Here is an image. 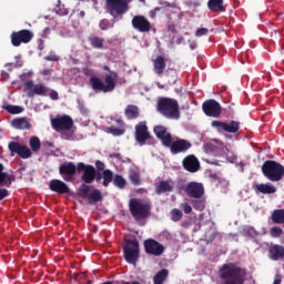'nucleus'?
<instances>
[{
    "label": "nucleus",
    "mask_w": 284,
    "mask_h": 284,
    "mask_svg": "<svg viewBox=\"0 0 284 284\" xmlns=\"http://www.w3.org/2000/svg\"><path fill=\"white\" fill-rule=\"evenodd\" d=\"M268 257L271 261H280V258H284V246L274 244L268 248Z\"/></svg>",
    "instance_id": "25"
},
{
    "label": "nucleus",
    "mask_w": 284,
    "mask_h": 284,
    "mask_svg": "<svg viewBox=\"0 0 284 284\" xmlns=\"http://www.w3.org/2000/svg\"><path fill=\"white\" fill-rule=\"evenodd\" d=\"M99 28L104 31L110 30V28H114V23H111L108 19H103L100 21Z\"/></svg>",
    "instance_id": "44"
},
{
    "label": "nucleus",
    "mask_w": 284,
    "mask_h": 284,
    "mask_svg": "<svg viewBox=\"0 0 284 284\" xmlns=\"http://www.w3.org/2000/svg\"><path fill=\"white\" fill-rule=\"evenodd\" d=\"M109 132L111 134H113V136H121L122 134L125 133V130L119 129V128H114V126H110L109 128Z\"/></svg>",
    "instance_id": "45"
},
{
    "label": "nucleus",
    "mask_w": 284,
    "mask_h": 284,
    "mask_svg": "<svg viewBox=\"0 0 284 284\" xmlns=\"http://www.w3.org/2000/svg\"><path fill=\"white\" fill-rule=\"evenodd\" d=\"M144 250L151 256H161L165 252V246L154 239H149L144 241Z\"/></svg>",
    "instance_id": "18"
},
{
    "label": "nucleus",
    "mask_w": 284,
    "mask_h": 284,
    "mask_svg": "<svg viewBox=\"0 0 284 284\" xmlns=\"http://www.w3.org/2000/svg\"><path fill=\"white\" fill-rule=\"evenodd\" d=\"M154 72L159 77L163 75V72H165V58L162 55H158L156 59L153 61Z\"/></svg>",
    "instance_id": "27"
},
{
    "label": "nucleus",
    "mask_w": 284,
    "mask_h": 284,
    "mask_svg": "<svg viewBox=\"0 0 284 284\" xmlns=\"http://www.w3.org/2000/svg\"><path fill=\"white\" fill-rule=\"evenodd\" d=\"M101 179H103V175L101 173H97L95 171V181H101Z\"/></svg>",
    "instance_id": "54"
},
{
    "label": "nucleus",
    "mask_w": 284,
    "mask_h": 284,
    "mask_svg": "<svg viewBox=\"0 0 284 284\" xmlns=\"http://www.w3.org/2000/svg\"><path fill=\"white\" fill-rule=\"evenodd\" d=\"M61 58L57 54L47 55L44 58L45 61H59Z\"/></svg>",
    "instance_id": "52"
},
{
    "label": "nucleus",
    "mask_w": 284,
    "mask_h": 284,
    "mask_svg": "<svg viewBox=\"0 0 284 284\" xmlns=\"http://www.w3.org/2000/svg\"><path fill=\"white\" fill-rule=\"evenodd\" d=\"M202 110L206 116H211L212 119H220L221 114L223 113V108L214 99L204 101L202 104Z\"/></svg>",
    "instance_id": "14"
},
{
    "label": "nucleus",
    "mask_w": 284,
    "mask_h": 284,
    "mask_svg": "<svg viewBox=\"0 0 284 284\" xmlns=\"http://www.w3.org/2000/svg\"><path fill=\"white\" fill-rule=\"evenodd\" d=\"M270 236H272V239H281V236H283V229H281V226L271 227Z\"/></svg>",
    "instance_id": "40"
},
{
    "label": "nucleus",
    "mask_w": 284,
    "mask_h": 284,
    "mask_svg": "<svg viewBox=\"0 0 284 284\" xmlns=\"http://www.w3.org/2000/svg\"><path fill=\"white\" fill-rule=\"evenodd\" d=\"M39 50H43V43L39 44Z\"/></svg>",
    "instance_id": "61"
},
{
    "label": "nucleus",
    "mask_w": 284,
    "mask_h": 284,
    "mask_svg": "<svg viewBox=\"0 0 284 284\" xmlns=\"http://www.w3.org/2000/svg\"><path fill=\"white\" fill-rule=\"evenodd\" d=\"M51 125L55 132H68V130H72L74 120H72L70 115H58L51 119Z\"/></svg>",
    "instance_id": "13"
},
{
    "label": "nucleus",
    "mask_w": 284,
    "mask_h": 284,
    "mask_svg": "<svg viewBox=\"0 0 284 284\" xmlns=\"http://www.w3.org/2000/svg\"><path fill=\"white\" fill-rule=\"evenodd\" d=\"M77 172H79V164H74V162H64L59 166V174L67 183L74 181Z\"/></svg>",
    "instance_id": "10"
},
{
    "label": "nucleus",
    "mask_w": 284,
    "mask_h": 284,
    "mask_svg": "<svg viewBox=\"0 0 284 284\" xmlns=\"http://www.w3.org/2000/svg\"><path fill=\"white\" fill-rule=\"evenodd\" d=\"M29 145L32 152H39L41 150V140L37 136H32L29 140Z\"/></svg>",
    "instance_id": "37"
},
{
    "label": "nucleus",
    "mask_w": 284,
    "mask_h": 284,
    "mask_svg": "<svg viewBox=\"0 0 284 284\" xmlns=\"http://www.w3.org/2000/svg\"><path fill=\"white\" fill-rule=\"evenodd\" d=\"M150 139V131H148V124L140 122L135 125V141L140 145H145V141Z\"/></svg>",
    "instance_id": "21"
},
{
    "label": "nucleus",
    "mask_w": 284,
    "mask_h": 284,
    "mask_svg": "<svg viewBox=\"0 0 284 284\" xmlns=\"http://www.w3.org/2000/svg\"><path fill=\"white\" fill-rule=\"evenodd\" d=\"M154 12H155V11H151V12H150V18H151V19H154V17H155V13H154Z\"/></svg>",
    "instance_id": "58"
},
{
    "label": "nucleus",
    "mask_w": 284,
    "mask_h": 284,
    "mask_svg": "<svg viewBox=\"0 0 284 284\" xmlns=\"http://www.w3.org/2000/svg\"><path fill=\"white\" fill-rule=\"evenodd\" d=\"M4 110L9 112V114H21L23 112V108L8 104L4 106Z\"/></svg>",
    "instance_id": "42"
},
{
    "label": "nucleus",
    "mask_w": 284,
    "mask_h": 284,
    "mask_svg": "<svg viewBox=\"0 0 284 284\" xmlns=\"http://www.w3.org/2000/svg\"><path fill=\"white\" fill-rule=\"evenodd\" d=\"M77 103L81 114H88V108L85 106V102H83L82 100H78Z\"/></svg>",
    "instance_id": "46"
},
{
    "label": "nucleus",
    "mask_w": 284,
    "mask_h": 284,
    "mask_svg": "<svg viewBox=\"0 0 284 284\" xmlns=\"http://www.w3.org/2000/svg\"><path fill=\"white\" fill-rule=\"evenodd\" d=\"M8 149L11 154H19L22 159H30L32 156L30 148L22 145L19 142H10Z\"/></svg>",
    "instance_id": "20"
},
{
    "label": "nucleus",
    "mask_w": 284,
    "mask_h": 284,
    "mask_svg": "<svg viewBox=\"0 0 284 284\" xmlns=\"http://www.w3.org/2000/svg\"><path fill=\"white\" fill-rule=\"evenodd\" d=\"M89 83L95 92H103L104 94L114 92L116 89V73L106 74L104 82L99 77H91Z\"/></svg>",
    "instance_id": "5"
},
{
    "label": "nucleus",
    "mask_w": 284,
    "mask_h": 284,
    "mask_svg": "<svg viewBox=\"0 0 284 284\" xmlns=\"http://www.w3.org/2000/svg\"><path fill=\"white\" fill-rule=\"evenodd\" d=\"M129 210L131 216H133L135 221H141V219H148L150 216V210H152V205L149 203H143L141 200L133 197L129 202Z\"/></svg>",
    "instance_id": "7"
},
{
    "label": "nucleus",
    "mask_w": 284,
    "mask_h": 284,
    "mask_svg": "<svg viewBox=\"0 0 284 284\" xmlns=\"http://www.w3.org/2000/svg\"><path fill=\"white\" fill-rule=\"evenodd\" d=\"M168 192H174V181L172 180H162L155 186L156 194H165Z\"/></svg>",
    "instance_id": "24"
},
{
    "label": "nucleus",
    "mask_w": 284,
    "mask_h": 284,
    "mask_svg": "<svg viewBox=\"0 0 284 284\" xmlns=\"http://www.w3.org/2000/svg\"><path fill=\"white\" fill-rule=\"evenodd\" d=\"M129 179L133 185H141V175L139 172L131 170Z\"/></svg>",
    "instance_id": "38"
},
{
    "label": "nucleus",
    "mask_w": 284,
    "mask_h": 284,
    "mask_svg": "<svg viewBox=\"0 0 284 284\" xmlns=\"http://www.w3.org/2000/svg\"><path fill=\"white\" fill-rule=\"evenodd\" d=\"M207 8L211 12H225L223 0H209Z\"/></svg>",
    "instance_id": "29"
},
{
    "label": "nucleus",
    "mask_w": 284,
    "mask_h": 284,
    "mask_svg": "<svg viewBox=\"0 0 284 284\" xmlns=\"http://www.w3.org/2000/svg\"><path fill=\"white\" fill-rule=\"evenodd\" d=\"M182 165L184 168V170H186V172H199V170H201V162H199V159L196 158V155H187L183 159L182 161Z\"/></svg>",
    "instance_id": "22"
},
{
    "label": "nucleus",
    "mask_w": 284,
    "mask_h": 284,
    "mask_svg": "<svg viewBox=\"0 0 284 284\" xmlns=\"http://www.w3.org/2000/svg\"><path fill=\"white\" fill-rule=\"evenodd\" d=\"M24 90L28 91V97H48L49 89L42 83L34 84L32 80H28L24 82Z\"/></svg>",
    "instance_id": "17"
},
{
    "label": "nucleus",
    "mask_w": 284,
    "mask_h": 284,
    "mask_svg": "<svg viewBox=\"0 0 284 284\" xmlns=\"http://www.w3.org/2000/svg\"><path fill=\"white\" fill-rule=\"evenodd\" d=\"M181 219H183V212L179 209H173L171 211V220L176 223L179 221H181Z\"/></svg>",
    "instance_id": "43"
},
{
    "label": "nucleus",
    "mask_w": 284,
    "mask_h": 284,
    "mask_svg": "<svg viewBox=\"0 0 284 284\" xmlns=\"http://www.w3.org/2000/svg\"><path fill=\"white\" fill-rule=\"evenodd\" d=\"M2 77H4V79H8V78H10V74H8V72H3Z\"/></svg>",
    "instance_id": "57"
},
{
    "label": "nucleus",
    "mask_w": 284,
    "mask_h": 284,
    "mask_svg": "<svg viewBox=\"0 0 284 284\" xmlns=\"http://www.w3.org/2000/svg\"><path fill=\"white\" fill-rule=\"evenodd\" d=\"M3 170V164L0 163V201L10 196V192L6 187H11L12 183L17 181L13 173H6Z\"/></svg>",
    "instance_id": "8"
},
{
    "label": "nucleus",
    "mask_w": 284,
    "mask_h": 284,
    "mask_svg": "<svg viewBox=\"0 0 284 284\" xmlns=\"http://www.w3.org/2000/svg\"><path fill=\"white\" fill-rule=\"evenodd\" d=\"M12 128L16 130H30V122L26 118H17L11 122Z\"/></svg>",
    "instance_id": "28"
},
{
    "label": "nucleus",
    "mask_w": 284,
    "mask_h": 284,
    "mask_svg": "<svg viewBox=\"0 0 284 284\" xmlns=\"http://www.w3.org/2000/svg\"><path fill=\"white\" fill-rule=\"evenodd\" d=\"M49 190L57 194H70V186H68L65 182L57 179L50 181Z\"/></svg>",
    "instance_id": "23"
},
{
    "label": "nucleus",
    "mask_w": 284,
    "mask_h": 284,
    "mask_svg": "<svg viewBox=\"0 0 284 284\" xmlns=\"http://www.w3.org/2000/svg\"><path fill=\"white\" fill-rule=\"evenodd\" d=\"M104 70H106L108 72H110V68H109V67H104Z\"/></svg>",
    "instance_id": "63"
},
{
    "label": "nucleus",
    "mask_w": 284,
    "mask_h": 284,
    "mask_svg": "<svg viewBox=\"0 0 284 284\" xmlns=\"http://www.w3.org/2000/svg\"><path fill=\"white\" fill-rule=\"evenodd\" d=\"M153 132L156 139L161 141L163 148H168L172 154H185V152L192 149V142L186 139L174 140L172 133L168 132V128L163 125L155 126Z\"/></svg>",
    "instance_id": "1"
},
{
    "label": "nucleus",
    "mask_w": 284,
    "mask_h": 284,
    "mask_svg": "<svg viewBox=\"0 0 284 284\" xmlns=\"http://www.w3.org/2000/svg\"><path fill=\"white\" fill-rule=\"evenodd\" d=\"M49 97L50 99H52V101H59V92H57L55 90H51Z\"/></svg>",
    "instance_id": "51"
},
{
    "label": "nucleus",
    "mask_w": 284,
    "mask_h": 284,
    "mask_svg": "<svg viewBox=\"0 0 284 284\" xmlns=\"http://www.w3.org/2000/svg\"><path fill=\"white\" fill-rule=\"evenodd\" d=\"M168 276H170V271L168 268H162L160 272H158L153 277L154 284H163L168 280Z\"/></svg>",
    "instance_id": "33"
},
{
    "label": "nucleus",
    "mask_w": 284,
    "mask_h": 284,
    "mask_svg": "<svg viewBox=\"0 0 284 284\" xmlns=\"http://www.w3.org/2000/svg\"><path fill=\"white\" fill-rule=\"evenodd\" d=\"M211 125L217 132H227L229 134H236V132H239V130H241V122L234 121V120H232L230 122L213 120L211 122Z\"/></svg>",
    "instance_id": "11"
},
{
    "label": "nucleus",
    "mask_w": 284,
    "mask_h": 284,
    "mask_svg": "<svg viewBox=\"0 0 284 284\" xmlns=\"http://www.w3.org/2000/svg\"><path fill=\"white\" fill-rule=\"evenodd\" d=\"M121 284H140V283L136 281H132V282L122 281Z\"/></svg>",
    "instance_id": "55"
},
{
    "label": "nucleus",
    "mask_w": 284,
    "mask_h": 284,
    "mask_svg": "<svg viewBox=\"0 0 284 284\" xmlns=\"http://www.w3.org/2000/svg\"><path fill=\"white\" fill-rule=\"evenodd\" d=\"M13 48H19L21 43H30L34 39V33L28 29L13 31L10 36Z\"/></svg>",
    "instance_id": "12"
},
{
    "label": "nucleus",
    "mask_w": 284,
    "mask_h": 284,
    "mask_svg": "<svg viewBox=\"0 0 284 284\" xmlns=\"http://www.w3.org/2000/svg\"><path fill=\"white\" fill-rule=\"evenodd\" d=\"M158 112L165 116V119H173L179 121L181 119V111L179 110V101L172 98H161L158 101Z\"/></svg>",
    "instance_id": "3"
},
{
    "label": "nucleus",
    "mask_w": 284,
    "mask_h": 284,
    "mask_svg": "<svg viewBox=\"0 0 284 284\" xmlns=\"http://www.w3.org/2000/svg\"><path fill=\"white\" fill-rule=\"evenodd\" d=\"M78 196H80V199L88 200V196H90V185L88 183L84 182L80 185L78 189Z\"/></svg>",
    "instance_id": "36"
},
{
    "label": "nucleus",
    "mask_w": 284,
    "mask_h": 284,
    "mask_svg": "<svg viewBox=\"0 0 284 284\" xmlns=\"http://www.w3.org/2000/svg\"><path fill=\"white\" fill-rule=\"evenodd\" d=\"M271 221L275 223V225H283L284 223V209H276L273 211L271 215Z\"/></svg>",
    "instance_id": "31"
},
{
    "label": "nucleus",
    "mask_w": 284,
    "mask_h": 284,
    "mask_svg": "<svg viewBox=\"0 0 284 284\" xmlns=\"http://www.w3.org/2000/svg\"><path fill=\"white\" fill-rule=\"evenodd\" d=\"M273 284H281V278H275Z\"/></svg>",
    "instance_id": "56"
},
{
    "label": "nucleus",
    "mask_w": 284,
    "mask_h": 284,
    "mask_svg": "<svg viewBox=\"0 0 284 284\" xmlns=\"http://www.w3.org/2000/svg\"><path fill=\"white\" fill-rule=\"evenodd\" d=\"M47 145H49V148H54V144L52 142H47Z\"/></svg>",
    "instance_id": "59"
},
{
    "label": "nucleus",
    "mask_w": 284,
    "mask_h": 284,
    "mask_svg": "<svg viewBox=\"0 0 284 284\" xmlns=\"http://www.w3.org/2000/svg\"><path fill=\"white\" fill-rule=\"evenodd\" d=\"M180 207L183 210L184 214H192V206L187 202L181 203Z\"/></svg>",
    "instance_id": "47"
},
{
    "label": "nucleus",
    "mask_w": 284,
    "mask_h": 284,
    "mask_svg": "<svg viewBox=\"0 0 284 284\" xmlns=\"http://www.w3.org/2000/svg\"><path fill=\"white\" fill-rule=\"evenodd\" d=\"M95 168H97V170H99V172H103V170H105V163L98 160V161H95Z\"/></svg>",
    "instance_id": "50"
},
{
    "label": "nucleus",
    "mask_w": 284,
    "mask_h": 284,
    "mask_svg": "<svg viewBox=\"0 0 284 284\" xmlns=\"http://www.w3.org/2000/svg\"><path fill=\"white\" fill-rule=\"evenodd\" d=\"M102 179H103L102 185L104 187H108V185H110V183L114 181V173L110 169H106L102 172Z\"/></svg>",
    "instance_id": "35"
},
{
    "label": "nucleus",
    "mask_w": 284,
    "mask_h": 284,
    "mask_svg": "<svg viewBox=\"0 0 284 284\" xmlns=\"http://www.w3.org/2000/svg\"><path fill=\"white\" fill-rule=\"evenodd\" d=\"M124 260L130 265H136L139 263V258L141 256V246L139 244V240L125 239L122 245Z\"/></svg>",
    "instance_id": "6"
},
{
    "label": "nucleus",
    "mask_w": 284,
    "mask_h": 284,
    "mask_svg": "<svg viewBox=\"0 0 284 284\" xmlns=\"http://www.w3.org/2000/svg\"><path fill=\"white\" fill-rule=\"evenodd\" d=\"M159 10H161V8L156 7V8H154L153 12H159Z\"/></svg>",
    "instance_id": "62"
},
{
    "label": "nucleus",
    "mask_w": 284,
    "mask_h": 284,
    "mask_svg": "<svg viewBox=\"0 0 284 284\" xmlns=\"http://www.w3.org/2000/svg\"><path fill=\"white\" fill-rule=\"evenodd\" d=\"M210 32L207 28H200L195 32V37H205Z\"/></svg>",
    "instance_id": "48"
},
{
    "label": "nucleus",
    "mask_w": 284,
    "mask_h": 284,
    "mask_svg": "<svg viewBox=\"0 0 284 284\" xmlns=\"http://www.w3.org/2000/svg\"><path fill=\"white\" fill-rule=\"evenodd\" d=\"M124 114L130 121L139 119V106L134 104H129L124 111Z\"/></svg>",
    "instance_id": "32"
},
{
    "label": "nucleus",
    "mask_w": 284,
    "mask_h": 284,
    "mask_svg": "<svg viewBox=\"0 0 284 284\" xmlns=\"http://www.w3.org/2000/svg\"><path fill=\"white\" fill-rule=\"evenodd\" d=\"M192 205L194 210H196L197 212H203L205 210V201L203 200H200V199L192 200Z\"/></svg>",
    "instance_id": "41"
},
{
    "label": "nucleus",
    "mask_w": 284,
    "mask_h": 284,
    "mask_svg": "<svg viewBox=\"0 0 284 284\" xmlns=\"http://www.w3.org/2000/svg\"><path fill=\"white\" fill-rule=\"evenodd\" d=\"M57 14H59V17H67L68 14V9H65L64 7H59L57 9Z\"/></svg>",
    "instance_id": "49"
},
{
    "label": "nucleus",
    "mask_w": 284,
    "mask_h": 284,
    "mask_svg": "<svg viewBox=\"0 0 284 284\" xmlns=\"http://www.w3.org/2000/svg\"><path fill=\"white\" fill-rule=\"evenodd\" d=\"M82 174V181L83 183H94V180L97 179V169H94L90 164H85L83 162L78 163V174Z\"/></svg>",
    "instance_id": "16"
},
{
    "label": "nucleus",
    "mask_w": 284,
    "mask_h": 284,
    "mask_svg": "<svg viewBox=\"0 0 284 284\" xmlns=\"http://www.w3.org/2000/svg\"><path fill=\"white\" fill-rule=\"evenodd\" d=\"M87 201L88 203H90V205H93V203H99L103 201V194L99 189H93L87 197Z\"/></svg>",
    "instance_id": "30"
},
{
    "label": "nucleus",
    "mask_w": 284,
    "mask_h": 284,
    "mask_svg": "<svg viewBox=\"0 0 284 284\" xmlns=\"http://www.w3.org/2000/svg\"><path fill=\"white\" fill-rule=\"evenodd\" d=\"M111 156L119 159V161H121V159H123V155H121V153H113Z\"/></svg>",
    "instance_id": "53"
},
{
    "label": "nucleus",
    "mask_w": 284,
    "mask_h": 284,
    "mask_svg": "<svg viewBox=\"0 0 284 284\" xmlns=\"http://www.w3.org/2000/svg\"><path fill=\"white\" fill-rule=\"evenodd\" d=\"M245 270L234 263L223 264L220 270L224 284H245Z\"/></svg>",
    "instance_id": "2"
},
{
    "label": "nucleus",
    "mask_w": 284,
    "mask_h": 284,
    "mask_svg": "<svg viewBox=\"0 0 284 284\" xmlns=\"http://www.w3.org/2000/svg\"><path fill=\"white\" fill-rule=\"evenodd\" d=\"M89 42L95 50H103V38H100L99 36H91L89 37Z\"/></svg>",
    "instance_id": "34"
},
{
    "label": "nucleus",
    "mask_w": 284,
    "mask_h": 284,
    "mask_svg": "<svg viewBox=\"0 0 284 284\" xmlns=\"http://www.w3.org/2000/svg\"><path fill=\"white\" fill-rule=\"evenodd\" d=\"M180 190H184L189 199H203V194H205V187L199 182H189L186 185L181 186Z\"/></svg>",
    "instance_id": "15"
},
{
    "label": "nucleus",
    "mask_w": 284,
    "mask_h": 284,
    "mask_svg": "<svg viewBox=\"0 0 284 284\" xmlns=\"http://www.w3.org/2000/svg\"><path fill=\"white\" fill-rule=\"evenodd\" d=\"M105 8L111 17H119L128 12V0H105Z\"/></svg>",
    "instance_id": "9"
},
{
    "label": "nucleus",
    "mask_w": 284,
    "mask_h": 284,
    "mask_svg": "<svg viewBox=\"0 0 284 284\" xmlns=\"http://www.w3.org/2000/svg\"><path fill=\"white\" fill-rule=\"evenodd\" d=\"M262 174L267 181L278 183V181L284 179V166L274 160H266L262 164Z\"/></svg>",
    "instance_id": "4"
},
{
    "label": "nucleus",
    "mask_w": 284,
    "mask_h": 284,
    "mask_svg": "<svg viewBox=\"0 0 284 284\" xmlns=\"http://www.w3.org/2000/svg\"><path fill=\"white\" fill-rule=\"evenodd\" d=\"M132 28L138 32H150L152 30V23L144 16H134L131 20Z\"/></svg>",
    "instance_id": "19"
},
{
    "label": "nucleus",
    "mask_w": 284,
    "mask_h": 284,
    "mask_svg": "<svg viewBox=\"0 0 284 284\" xmlns=\"http://www.w3.org/2000/svg\"><path fill=\"white\" fill-rule=\"evenodd\" d=\"M254 190L256 194H276V186L270 182L256 184Z\"/></svg>",
    "instance_id": "26"
},
{
    "label": "nucleus",
    "mask_w": 284,
    "mask_h": 284,
    "mask_svg": "<svg viewBox=\"0 0 284 284\" xmlns=\"http://www.w3.org/2000/svg\"><path fill=\"white\" fill-rule=\"evenodd\" d=\"M80 17H82V18L85 17V11H81Z\"/></svg>",
    "instance_id": "60"
},
{
    "label": "nucleus",
    "mask_w": 284,
    "mask_h": 284,
    "mask_svg": "<svg viewBox=\"0 0 284 284\" xmlns=\"http://www.w3.org/2000/svg\"><path fill=\"white\" fill-rule=\"evenodd\" d=\"M113 185H115V187H120V190H123V187H125V179L119 174L114 175Z\"/></svg>",
    "instance_id": "39"
},
{
    "label": "nucleus",
    "mask_w": 284,
    "mask_h": 284,
    "mask_svg": "<svg viewBox=\"0 0 284 284\" xmlns=\"http://www.w3.org/2000/svg\"><path fill=\"white\" fill-rule=\"evenodd\" d=\"M43 74H48V71H44Z\"/></svg>",
    "instance_id": "64"
}]
</instances>
